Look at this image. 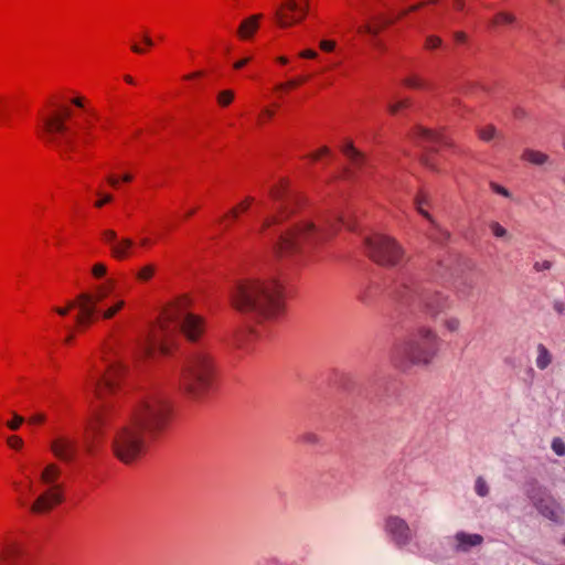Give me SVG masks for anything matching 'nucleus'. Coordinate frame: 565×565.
I'll return each mask as SVG.
<instances>
[{
    "label": "nucleus",
    "instance_id": "1",
    "mask_svg": "<svg viewBox=\"0 0 565 565\" xmlns=\"http://www.w3.org/2000/svg\"><path fill=\"white\" fill-rule=\"evenodd\" d=\"M172 408L159 393L146 396L134 413L131 423L116 430L111 447L124 463H131L145 450L147 438L154 439L168 427Z\"/></svg>",
    "mask_w": 565,
    "mask_h": 565
},
{
    "label": "nucleus",
    "instance_id": "2",
    "mask_svg": "<svg viewBox=\"0 0 565 565\" xmlns=\"http://www.w3.org/2000/svg\"><path fill=\"white\" fill-rule=\"evenodd\" d=\"M339 223L350 227L340 216L319 225L303 221L281 233L273 242V250L276 257L281 259L295 262L310 259L337 233Z\"/></svg>",
    "mask_w": 565,
    "mask_h": 565
},
{
    "label": "nucleus",
    "instance_id": "3",
    "mask_svg": "<svg viewBox=\"0 0 565 565\" xmlns=\"http://www.w3.org/2000/svg\"><path fill=\"white\" fill-rule=\"evenodd\" d=\"M233 307L263 322L273 321L284 311L282 287L276 280L245 279L231 292Z\"/></svg>",
    "mask_w": 565,
    "mask_h": 565
},
{
    "label": "nucleus",
    "instance_id": "4",
    "mask_svg": "<svg viewBox=\"0 0 565 565\" xmlns=\"http://www.w3.org/2000/svg\"><path fill=\"white\" fill-rule=\"evenodd\" d=\"M179 331L190 341H196L204 332L202 318L188 311L186 300H180L175 306L166 310L160 324L152 329L141 344V354L150 356L156 351L167 354L170 350V340Z\"/></svg>",
    "mask_w": 565,
    "mask_h": 565
},
{
    "label": "nucleus",
    "instance_id": "5",
    "mask_svg": "<svg viewBox=\"0 0 565 565\" xmlns=\"http://www.w3.org/2000/svg\"><path fill=\"white\" fill-rule=\"evenodd\" d=\"M440 339L429 327H418L395 347L393 361L403 369L429 366L439 352Z\"/></svg>",
    "mask_w": 565,
    "mask_h": 565
},
{
    "label": "nucleus",
    "instance_id": "6",
    "mask_svg": "<svg viewBox=\"0 0 565 565\" xmlns=\"http://www.w3.org/2000/svg\"><path fill=\"white\" fill-rule=\"evenodd\" d=\"M215 377V358L206 348H195L185 359L180 387L191 397L199 399L213 387Z\"/></svg>",
    "mask_w": 565,
    "mask_h": 565
},
{
    "label": "nucleus",
    "instance_id": "7",
    "mask_svg": "<svg viewBox=\"0 0 565 565\" xmlns=\"http://www.w3.org/2000/svg\"><path fill=\"white\" fill-rule=\"evenodd\" d=\"M72 115V110L65 107L61 113L50 115L43 119L42 128L46 141L54 145L63 156H67L68 151L76 149V136L83 145L88 143L92 137L89 125L81 126L78 130L70 132L66 120Z\"/></svg>",
    "mask_w": 565,
    "mask_h": 565
},
{
    "label": "nucleus",
    "instance_id": "8",
    "mask_svg": "<svg viewBox=\"0 0 565 565\" xmlns=\"http://www.w3.org/2000/svg\"><path fill=\"white\" fill-rule=\"evenodd\" d=\"M366 253L376 264L385 267H395L405 259V250L393 237L375 234L365 238Z\"/></svg>",
    "mask_w": 565,
    "mask_h": 565
},
{
    "label": "nucleus",
    "instance_id": "9",
    "mask_svg": "<svg viewBox=\"0 0 565 565\" xmlns=\"http://www.w3.org/2000/svg\"><path fill=\"white\" fill-rule=\"evenodd\" d=\"M61 470L55 463L47 465L41 473V481L50 489L42 493L31 505L33 513H45L53 509L54 505L63 501L62 486L56 483Z\"/></svg>",
    "mask_w": 565,
    "mask_h": 565
},
{
    "label": "nucleus",
    "instance_id": "10",
    "mask_svg": "<svg viewBox=\"0 0 565 565\" xmlns=\"http://www.w3.org/2000/svg\"><path fill=\"white\" fill-rule=\"evenodd\" d=\"M526 495L543 516L556 523H561L563 521V508L550 494L547 489L541 486L537 481H531L527 483Z\"/></svg>",
    "mask_w": 565,
    "mask_h": 565
},
{
    "label": "nucleus",
    "instance_id": "11",
    "mask_svg": "<svg viewBox=\"0 0 565 565\" xmlns=\"http://www.w3.org/2000/svg\"><path fill=\"white\" fill-rule=\"evenodd\" d=\"M270 196L276 203H278V213L264 218L260 226V233H264L273 225L279 224L285 217H287L292 212L291 203L296 200L294 194L287 189V183L285 181H281L278 185L270 189Z\"/></svg>",
    "mask_w": 565,
    "mask_h": 565
},
{
    "label": "nucleus",
    "instance_id": "12",
    "mask_svg": "<svg viewBox=\"0 0 565 565\" xmlns=\"http://www.w3.org/2000/svg\"><path fill=\"white\" fill-rule=\"evenodd\" d=\"M412 301L426 308L433 317L438 316L445 310L449 309L450 301L447 296L438 291H430L423 288H415L411 290Z\"/></svg>",
    "mask_w": 565,
    "mask_h": 565
},
{
    "label": "nucleus",
    "instance_id": "13",
    "mask_svg": "<svg viewBox=\"0 0 565 565\" xmlns=\"http://www.w3.org/2000/svg\"><path fill=\"white\" fill-rule=\"evenodd\" d=\"M384 531L390 537L391 542L402 548L407 546L414 539L407 521L398 515H388L384 520Z\"/></svg>",
    "mask_w": 565,
    "mask_h": 565
},
{
    "label": "nucleus",
    "instance_id": "14",
    "mask_svg": "<svg viewBox=\"0 0 565 565\" xmlns=\"http://www.w3.org/2000/svg\"><path fill=\"white\" fill-rule=\"evenodd\" d=\"M308 13V1L300 6L296 0H285V2L275 11V17L281 28H288L303 20Z\"/></svg>",
    "mask_w": 565,
    "mask_h": 565
},
{
    "label": "nucleus",
    "instance_id": "15",
    "mask_svg": "<svg viewBox=\"0 0 565 565\" xmlns=\"http://www.w3.org/2000/svg\"><path fill=\"white\" fill-rule=\"evenodd\" d=\"M124 370L118 363H111L107 372L103 376H92L87 388L92 390L99 398L106 392H114L117 385V380L122 374Z\"/></svg>",
    "mask_w": 565,
    "mask_h": 565
},
{
    "label": "nucleus",
    "instance_id": "16",
    "mask_svg": "<svg viewBox=\"0 0 565 565\" xmlns=\"http://www.w3.org/2000/svg\"><path fill=\"white\" fill-rule=\"evenodd\" d=\"M50 449L57 459L70 463L76 459L78 443L73 437L60 435L51 441Z\"/></svg>",
    "mask_w": 565,
    "mask_h": 565
},
{
    "label": "nucleus",
    "instance_id": "17",
    "mask_svg": "<svg viewBox=\"0 0 565 565\" xmlns=\"http://www.w3.org/2000/svg\"><path fill=\"white\" fill-rule=\"evenodd\" d=\"M78 308V313L75 317L76 323L79 327H86L94 320L95 313L97 312V301L93 294L83 292L77 296L75 300Z\"/></svg>",
    "mask_w": 565,
    "mask_h": 565
},
{
    "label": "nucleus",
    "instance_id": "18",
    "mask_svg": "<svg viewBox=\"0 0 565 565\" xmlns=\"http://www.w3.org/2000/svg\"><path fill=\"white\" fill-rule=\"evenodd\" d=\"M455 541L457 552H468L471 547L481 545L483 537L480 534H469L461 531L456 533Z\"/></svg>",
    "mask_w": 565,
    "mask_h": 565
},
{
    "label": "nucleus",
    "instance_id": "19",
    "mask_svg": "<svg viewBox=\"0 0 565 565\" xmlns=\"http://www.w3.org/2000/svg\"><path fill=\"white\" fill-rule=\"evenodd\" d=\"M262 14H253L244 19L237 29V35L242 40L252 39L259 28V21L262 20Z\"/></svg>",
    "mask_w": 565,
    "mask_h": 565
},
{
    "label": "nucleus",
    "instance_id": "20",
    "mask_svg": "<svg viewBox=\"0 0 565 565\" xmlns=\"http://www.w3.org/2000/svg\"><path fill=\"white\" fill-rule=\"evenodd\" d=\"M135 243L129 237H122L117 239L115 244L110 247V254L114 258L118 260L126 259L130 255V250L134 247Z\"/></svg>",
    "mask_w": 565,
    "mask_h": 565
},
{
    "label": "nucleus",
    "instance_id": "21",
    "mask_svg": "<svg viewBox=\"0 0 565 565\" xmlns=\"http://www.w3.org/2000/svg\"><path fill=\"white\" fill-rule=\"evenodd\" d=\"M415 135L418 139H420L423 142L428 143L431 151L435 150V146L438 143H446L445 137L434 132L429 129L417 127L415 130Z\"/></svg>",
    "mask_w": 565,
    "mask_h": 565
},
{
    "label": "nucleus",
    "instance_id": "22",
    "mask_svg": "<svg viewBox=\"0 0 565 565\" xmlns=\"http://www.w3.org/2000/svg\"><path fill=\"white\" fill-rule=\"evenodd\" d=\"M342 151L344 156L350 160L351 164L355 169H360L364 162L365 157L362 152H360L352 142H348L343 146Z\"/></svg>",
    "mask_w": 565,
    "mask_h": 565
},
{
    "label": "nucleus",
    "instance_id": "23",
    "mask_svg": "<svg viewBox=\"0 0 565 565\" xmlns=\"http://www.w3.org/2000/svg\"><path fill=\"white\" fill-rule=\"evenodd\" d=\"M516 22V17L509 11H499L490 21V26H509Z\"/></svg>",
    "mask_w": 565,
    "mask_h": 565
},
{
    "label": "nucleus",
    "instance_id": "24",
    "mask_svg": "<svg viewBox=\"0 0 565 565\" xmlns=\"http://www.w3.org/2000/svg\"><path fill=\"white\" fill-rule=\"evenodd\" d=\"M108 424V415L106 411H99L95 414L93 422L89 425V429L93 431V438L98 437L102 434L104 426Z\"/></svg>",
    "mask_w": 565,
    "mask_h": 565
},
{
    "label": "nucleus",
    "instance_id": "25",
    "mask_svg": "<svg viewBox=\"0 0 565 565\" xmlns=\"http://www.w3.org/2000/svg\"><path fill=\"white\" fill-rule=\"evenodd\" d=\"M536 352H537V356L535 360L536 367L539 370H545L552 363V360H553L552 354L548 351V349L542 343H540L536 347Z\"/></svg>",
    "mask_w": 565,
    "mask_h": 565
},
{
    "label": "nucleus",
    "instance_id": "26",
    "mask_svg": "<svg viewBox=\"0 0 565 565\" xmlns=\"http://www.w3.org/2000/svg\"><path fill=\"white\" fill-rule=\"evenodd\" d=\"M20 551L15 546H8L0 551V565H17Z\"/></svg>",
    "mask_w": 565,
    "mask_h": 565
},
{
    "label": "nucleus",
    "instance_id": "27",
    "mask_svg": "<svg viewBox=\"0 0 565 565\" xmlns=\"http://www.w3.org/2000/svg\"><path fill=\"white\" fill-rule=\"evenodd\" d=\"M522 159L534 166H543L548 161V156L537 150L526 149L522 154Z\"/></svg>",
    "mask_w": 565,
    "mask_h": 565
},
{
    "label": "nucleus",
    "instance_id": "28",
    "mask_svg": "<svg viewBox=\"0 0 565 565\" xmlns=\"http://www.w3.org/2000/svg\"><path fill=\"white\" fill-rule=\"evenodd\" d=\"M441 326L450 333L459 332L461 328V320L456 316H447L443 319Z\"/></svg>",
    "mask_w": 565,
    "mask_h": 565
},
{
    "label": "nucleus",
    "instance_id": "29",
    "mask_svg": "<svg viewBox=\"0 0 565 565\" xmlns=\"http://www.w3.org/2000/svg\"><path fill=\"white\" fill-rule=\"evenodd\" d=\"M489 228L491 230L494 237L505 239V241L511 239V235L509 234L507 228H504L499 222L491 221L489 223Z\"/></svg>",
    "mask_w": 565,
    "mask_h": 565
},
{
    "label": "nucleus",
    "instance_id": "30",
    "mask_svg": "<svg viewBox=\"0 0 565 565\" xmlns=\"http://www.w3.org/2000/svg\"><path fill=\"white\" fill-rule=\"evenodd\" d=\"M115 286V281L108 279L106 284L100 285L96 288V294H94V298L97 302L102 301L104 298L108 296V294L113 290Z\"/></svg>",
    "mask_w": 565,
    "mask_h": 565
},
{
    "label": "nucleus",
    "instance_id": "31",
    "mask_svg": "<svg viewBox=\"0 0 565 565\" xmlns=\"http://www.w3.org/2000/svg\"><path fill=\"white\" fill-rule=\"evenodd\" d=\"M425 204H427L426 195L424 193L418 194L415 199V205L418 213L428 220L431 224H435L433 216L423 207Z\"/></svg>",
    "mask_w": 565,
    "mask_h": 565
},
{
    "label": "nucleus",
    "instance_id": "32",
    "mask_svg": "<svg viewBox=\"0 0 565 565\" xmlns=\"http://www.w3.org/2000/svg\"><path fill=\"white\" fill-rule=\"evenodd\" d=\"M450 234L439 227L436 223L433 224V231L429 233V237L436 243L443 244L449 238Z\"/></svg>",
    "mask_w": 565,
    "mask_h": 565
},
{
    "label": "nucleus",
    "instance_id": "33",
    "mask_svg": "<svg viewBox=\"0 0 565 565\" xmlns=\"http://www.w3.org/2000/svg\"><path fill=\"white\" fill-rule=\"evenodd\" d=\"M156 273V266L153 264H147L142 266L136 274V277L140 281H148L150 280Z\"/></svg>",
    "mask_w": 565,
    "mask_h": 565
},
{
    "label": "nucleus",
    "instance_id": "34",
    "mask_svg": "<svg viewBox=\"0 0 565 565\" xmlns=\"http://www.w3.org/2000/svg\"><path fill=\"white\" fill-rule=\"evenodd\" d=\"M478 135L480 139H482L486 142H489L493 140L495 137H498V131L494 126L489 125L486 127H482L478 130Z\"/></svg>",
    "mask_w": 565,
    "mask_h": 565
},
{
    "label": "nucleus",
    "instance_id": "35",
    "mask_svg": "<svg viewBox=\"0 0 565 565\" xmlns=\"http://www.w3.org/2000/svg\"><path fill=\"white\" fill-rule=\"evenodd\" d=\"M234 97H235V94L233 90H231V89L221 90L216 97L217 104L221 107H227L234 100Z\"/></svg>",
    "mask_w": 565,
    "mask_h": 565
},
{
    "label": "nucleus",
    "instance_id": "36",
    "mask_svg": "<svg viewBox=\"0 0 565 565\" xmlns=\"http://www.w3.org/2000/svg\"><path fill=\"white\" fill-rule=\"evenodd\" d=\"M412 102L409 98H403L401 100L390 103L387 109L392 115H396L401 109L408 108Z\"/></svg>",
    "mask_w": 565,
    "mask_h": 565
},
{
    "label": "nucleus",
    "instance_id": "37",
    "mask_svg": "<svg viewBox=\"0 0 565 565\" xmlns=\"http://www.w3.org/2000/svg\"><path fill=\"white\" fill-rule=\"evenodd\" d=\"M475 491L479 497H487L489 494V486L483 477H478L475 482Z\"/></svg>",
    "mask_w": 565,
    "mask_h": 565
},
{
    "label": "nucleus",
    "instance_id": "38",
    "mask_svg": "<svg viewBox=\"0 0 565 565\" xmlns=\"http://www.w3.org/2000/svg\"><path fill=\"white\" fill-rule=\"evenodd\" d=\"M403 83H404V85H406L407 87H411V88H424L426 86L425 82L417 76L406 77L403 81Z\"/></svg>",
    "mask_w": 565,
    "mask_h": 565
},
{
    "label": "nucleus",
    "instance_id": "39",
    "mask_svg": "<svg viewBox=\"0 0 565 565\" xmlns=\"http://www.w3.org/2000/svg\"><path fill=\"white\" fill-rule=\"evenodd\" d=\"M551 447L557 456H565V443L559 437L553 438Z\"/></svg>",
    "mask_w": 565,
    "mask_h": 565
},
{
    "label": "nucleus",
    "instance_id": "40",
    "mask_svg": "<svg viewBox=\"0 0 565 565\" xmlns=\"http://www.w3.org/2000/svg\"><path fill=\"white\" fill-rule=\"evenodd\" d=\"M125 306V302L122 300H118L114 306L108 308L102 313V317L104 319H110L113 318L122 307Z\"/></svg>",
    "mask_w": 565,
    "mask_h": 565
},
{
    "label": "nucleus",
    "instance_id": "41",
    "mask_svg": "<svg viewBox=\"0 0 565 565\" xmlns=\"http://www.w3.org/2000/svg\"><path fill=\"white\" fill-rule=\"evenodd\" d=\"M23 422H24V418L13 412L12 419L7 422V426L11 430H18L20 428V426L23 424Z\"/></svg>",
    "mask_w": 565,
    "mask_h": 565
},
{
    "label": "nucleus",
    "instance_id": "42",
    "mask_svg": "<svg viewBox=\"0 0 565 565\" xmlns=\"http://www.w3.org/2000/svg\"><path fill=\"white\" fill-rule=\"evenodd\" d=\"M490 188H491V190L494 193H497L499 195H502V196H504L507 199H511L512 198V193L507 188H504L503 185H500V184H498L495 182H490Z\"/></svg>",
    "mask_w": 565,
    "mask_h": 565
},
{
    "label": "nucleus",
    "instance_id": "43",
    "mask_svg": "<svg viewBox=\"0 0 565 565\" xmlns=\"http://www.w3.org/2000/svg\"><path fill=\"white\" fill-rule=\"evenodd\" d=\"M441 43H443V41H441V39L439 36L429 35L426 39L425 47L428 49V50H435L437 47H440Z\"/></svg>",
    "mask_w": 565,
    "mask_h": 565
},
{
    "label": "nucleus",
    "instance_id": "44",
    "mask_svg": "<svg viewBox=\"0 0 565 565\" xmlns=\"http://www.w3.org/2000/svg\"><path fill=\"white\" fill-rule=\"evenodd\" d=\"M102 235H103L104 241H105V242H106L110 247H111V246H113V244H115V243H116V241L118 239L116 232H115V231H113V230H106V231H104V232H103V234H102Z\"/></svg>",
    "mask_w": 565,
    "mask_h": 565
},
{
    "label": "nucleus",
    "instance_id": "45",
    "mask_svg": "<svg viewBox=\"0 0 565 565\" xmlns=\"http://www.w3.org/2000/svg\"><path fill=\"white\" fill-rule=\"evenodd\" d=\"M7 443L13 449H21L23 446V440L15 435L8 437Z\"/></svg>",
    "mask_w": 565,
    "mask_h": 565
},
{
    "label": "nucleus",
    "instance_id": "46",
    "mask_svg": "<svg viewBox=\"0 0 565 565\" xmlns=\"http://www.w3.org/2000/svg\"><path fill=\"white\" fill-rule=\"evenodd\" d=\"M107 271V268L104 264L98 263L93 266L92 273L95 277L100 278L103 277Z\"/></svg>",
    "mask_w": 565,
    "mask_h": 565
},
{
    "label": "nucleus",
    "instance_id": "47",
    "mask_svg": "<svg viewBox=\"0 0 565 565\" xmlns=\"http://www.w3.org/2000/svg\"><path fill=\"white\" fill-rule=\"evenodd\" d=\"M381 30V26H372L370 24H365L363 26L360 28V32H365V33H369V34H372V35H376Z\"/></svg>",
    "mask_w": 565,
    "mask_h": 565
},
{
    "label": "nucleus",
    "instance_id": "48",
    "mask_svg": "<svg viewBox=\"0 0 565 565\" xmlns=\"http://www.w3.org/2000/svg\"><path fill=\"white\" fill-rule=\"evenodd\" d=\"M77 303L75 300L70 301L66 308H56L55 311L61 316H66L71 309L76 308Z\"/></svg>",
    "mask_w": 565,
    "mask_h": 565
},
{
    "label": "nucleus",
    "instance_id": "49",
    "mask_svg": "<svg viewBox=\"0 0 565 565\" xmlns=\"http://www.w3.org/2000/svg\"><path fill=\"white\" fill-rule=\"evenodd\" d=\"M334 47H335V43L333 41L322 40L320 42V49L323 51L331 52V51H333Z\"/></svg>",
    "mask_w": 565,
    "mask_h": 565
},
{
    "label": "nucleus",
    "instance_id": "50",
    "mask_svg": "<svg viewBox=\"0 0 565 565\" xmlns=\"http://www.w3.org/2000/svg\"><path fill=\"white\" fill-rule=\"evenodd\" d=\"M303 81V78H300V79H290L289 82H287L286 84H279L276 86V89H284L286 87H296L297 85H299L301 82Z\"/></svg>",
    "mask_w": 565,
    "mask_h": 565
},
{
    "label": "nucleus",
    "instance_id": "51",
    "mask_svg": "<svg viewBox=\"0 0 565 565\" xmlns=\"http://www.w3.org/2000/svg\"><path fill=\"white\" fill-rule=\"evenodd\" d=\"M113 201V195L110 194H104L98 201L95 202L96 207H102L106 203H109Z\"/></svg>",
    "mask_w": 565,
    "mask_h": 565
},
{
    "label": "nucleus",
    "instance_id": "52",
    "mask_svg": "<svg viewBox=\"0 0 565 565\" xmlns=\"http://www.w3.org/2000/svg\"><path fill=\"white\" fill-rule=\"evenodd\" d=\"M254 202V198L247 196L243 202H241L236 207H238L239 211H246L249 205Z\"/></svg>",
    "mask_w": 565,
    "mask_h": 565
},
{
    "label": "nucleus",
    "instance_id": "53",
    "mask_svg": "<svg viewBox=\"0 0 565 565\" xmlns=\"http://www.w3.org/2000/svg\"><path fill=\"white\" fill-rule=\"evenodd\" d=\"M302 440L308 444H317L318 437L315 434L308 433L302 436Z\"/></svg>",
    "mask_w": 565,
    "mask_h": 565
},
{
    "label": "nucleus",
    "instance_id": "54",
    "mask_svg": "<svg viewBox=\"0 0 565 565\" xmlns=\"http://www.w3.org/2000/svg\"><path fill=\"white\" fill-rule=\"evenodd\" d=\"M45 420V416L43 414H35L29 418V423L31 424H41Z\"/></svg>",
    "mask_w": 565,
    "mask_h": 565
},
{
    "label": "nucleus",
    "instance_id": "55",
    "mask_svg": "<svg viewBox=\"0 0 565 565\" xmlns=\"http://www.w3.org/2000/svg\"><path fill=\"white\" fill-rule=\"evenodd\" d=\"M551 268V263L548 260H544L543 263H535L534 269L536 271L545 270Z\"/></svg>",
    "mask_w": 565,
    "mask_h": 565
},
{
    "label": "nucleus",
    "instance_id": "56",
    "mask_svg": "<svg viewBox=\"0 0 565 565\" xmlns=\"http://www.w3.org/2000/svg\"><path fill=\"white\" fill-rule=\"evenodd\" d=\"M303 58H316L318 56L317 52L313 50H305L299 54Z\"/></svg>",
    "mask_w": 565,
    "mask_h": 565
},
{
    "label": "nucleus",
    "instance_id": "57",
    "mask_svg": "<svg viewBox=\"0 0 565 565\" xmlns=\"http://www.w3.org/2000/svg\"><path fill=\"white\" fill-rule=\"evenodd\" d=\"M330 152L328 147H322L318 152L311 154L312 160H318L321 156L328 154Z\"/></svg>",
    "mask_w": 565,
    "mask_h": 565
},
{
    "label": "nucleus",
    "instance_id": "58",
    "mask_svg": "<svg viewBox=\"0 0 565 565\" xmlns=\"http://www.w3.org/2000/svg\"><path fill=\"white\" fill-rule=\"evenodd\" d=\"M86 452L88 455H93L95 452V445L94 440H87L85 446Z\"/></svg>",
    "mask_w": 565,
    "mask_h": 565
},
{
    "label": "nucleus",
    "instance_id": "59",
    "mask_svg": "<svg viewBox=\"0 0 565 565\" xmlns=\"http://www.w3.org/2000/svg\"><path fill=\"white\" fill-rule=\"evenodd\" d=\"M553 307L558 313H563L565 310V305L562 301H555Z\"/></svg>",
    "mask_w": 565,
    "mask_h": 565
},
{
    "label": "nucleus",
    "instance_id": "60",
    "mask_svg": "<svg viewBox=\"0 0 565 565\" xmlns=\"http://www.w3.org/2000/svg\"><path fill=\"white\" fill-rule=\"evenodd\" d=\"M107 182H108L113 188H117V186H118V184H119V180H118L116 177H114V175H109V177L107 178Z\"/></svg>",
    "mask_w": 565,
    "mask_h": 565
},
{
    "label": "nucleus",
    "instance_id": "61",
    "mask_svg": "<svg viewBox=\"0 0 565 565\" xmlns=\"http://www.w3.org/2000/svg\"><path fill=\"white\" fill-rule=\"evenodd\" d=\"M249 60H250V58H248V57H247V58H243V60H241V61H238V62L234 63V67H235L236 70H239V68L244 67V66L249 62Z\"/></svg>",
    "mask_w": 565,
    "mask_h": 565
},
{
    "label": "nucleus",
    "instance_id": "62",
    "mask_svg": "<svg viewBox=\"0 0 565 565\" xmlns=\"http://www.w3.org/2000/svg\"><path fill=\"white\" fill-rule=\"evenodd\" d=\"M73 105H75L76 107L78 108H83L84 107V102H83V98L81 97H76L72 100Z\"/></svg>",
    "mask_w": 565,
    "mask_h": 565
},
{
    "label": "nucleus",
    "instance_id": "63",
    "mask_svg": "<svg viewBox=\"0 0 565 565\" xmlns=\"http://www.w3.org/2000/svg\"><path fill=\"white\" fill-rule=\"evenodd\" d=\"M455 39L457 42H463L466 40V34L463 32H456Z\"/></svg>",
    "mask_w": 565,
    "mask_h": 565
},
{
    "label": "nucleus",
    "instance_id": "64",
    "mask_svg": "<svg viewBox=\"0 0 565 565\" xmlns=\"http://www.w3.org/2000/svg\"><path fill=\"white\" fill-rule=\"evenodd\" d=\"M142 40H143L146 45H148V46H152L153 45L152 39L147 33L143 34Z\"/></svg>",
    "mask_w": 565,
    "mask_h": 565
}]
</instances>
